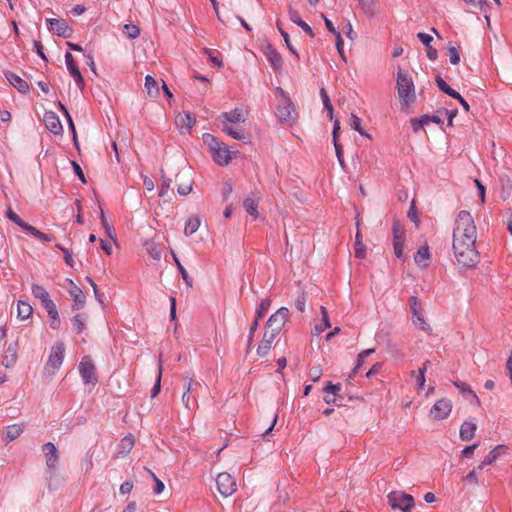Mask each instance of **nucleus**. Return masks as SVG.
Instances as JSON below:
<instances>
[{
  "label": "nucleus",
  "mask_w": 512,
  "mask_h": 512,
  "mask_svg": "<svg viewBox=\"0 0 512 512\" xmlns=\"http://www.w3.org/2000/svg\"><path fill=\"white\" fill-rule=\"evenodd\" d=\"M477 229L472 215L460 211L455 220L452 248L457 263L465 268L475 267L479 262L476 249Z\"/></svg>",
  "instance_id": "1"
},
{
  "label": "nucleus",
  "mask_w": 512,
  "mask_h": 512,
  "mask_svg": "<svg viewBox=\"0 0 512 512\" xmlns=\"http://www.w3.org/2000/svg\"><path fill=\"white\" fill-rule=\"evenodd\" d=\"M397 91L400 102L403 106H408L416 99L415 87L412 78L407 72L398 69L397 72Z\"/></svg>",
  "instance_id": "2"
},
{
  "label": "nucleus",
  "mask_w": 512,
  "mask_h": 512,
  "mask_svg": "<svg viewBox=\"0 0 512 512\" xmlns=\"http://www.w3.org/2000/svg\"><path fill=\"white\" fill-rule=\"evenodd\" d=\"M204 141L207 143L211 156L217 164L227 165L230 162L231 152L225 143L219 142L211 134H204Z\"/></svg>",
  "instance_id": "3"
},
{
  "label": "nucleus",
  "mask_w": 512,
  "mask_h": 512,
  "mask_svg": "<svg viewBox=\"0 0 512 512\" xmlns=\"http://www.w3.org/2000/svg\"><path fill=\"white\" fill-rule=\"evenodd\" d=\"M65 354V346L63 342H56L52 348L48 360L44 367V373L50 377L54 376L60 369Z\"/></svg>",
  "instance_id": "4"
},
{
  "label": "nucleus",
  "mask_w": 512,
  "mask_h": 512,
  "mask_svg": "<svg viewBox=\"0 0 512 512\" xmlns=\"http://www.w3.org/2000/svg\"><path fill=\"white\" fill-rule=\"evenodd\" d=\"M277 90L282 98L277 106L276 115L280 122L292 124L297 118L294 105L283 89L278 88Z\"/></svg>",
  "instance_id": "5"
},
{
  "label": "nucleus",
  "mask_w": 512,
  "mask_h": 512,
  "mask_svg": "<svg viewBox=\"0 0 512 512\" xmlns=\"http://www.w3.org/2000/svg\"><path fill=\"white\" fill-rule=\"evenodd\" d=\"M387 500L393 510L410 512L415 505L412 495L403 491H392L387 495Z\"/></svg>",
  "instance_id": "6"
},
{
  "label": "nucleus",
  "mask_w": 512,
  "mask_h": 512,
  "mask_svg": "<svg viewBox=\"0 0 512 512\" xmlns=\"http://www.w3.org/2000/svg\"><path fill=\"white\" fill-rule=\"evenodd\" d=\"M290 317V311L286 307L279 308L274 314H272L267 323L266 329L279 335L280 331L284 327L285 323Z\"/></svg>",
  "instance_id": "7"
},
{
  "label": "nucleus",
  "mask_w": 512,
  "mask_h": 512,
  "mask_svg": "<svg viewBox=\"0 0 512 512\" xmlns=\"http://www.w3.org/2000/svg\"><path fill=\"white\" fill-rule=\"evenodd\" d=\"M248 118V110L243 107H236L231 111L222 112L219 119L222 125H237L245 123Z\"/></svg>",
  "instance_id": "8"
},
{
  "label": "nucleus",
  "mask_w": 512,
  "mask_h": 512,
  "mask_svg": "<svg viewBox=\"0 0 512 512\" xmlns=\"http://www.w3.org/2000/svg\"><path fill=\"white\" fill-rule=\"evenodd\" d=\"M409 305L410 310L412 312V322L413 324L421 329L422 331H429L430 325L426 322L424 319L423 313H422V306L419 302L418 298L415 296L410 297L409 299Z\"/></svg>",
  "instance_id": "9"
},
{
  "label": "nucleus",
  "mask_w": 512,
  "mask_h": 512,
  "mask_svg": "<svg viewBox=\"0 0 512 512\" xmlns=\"http://www.w3.org/2000/svg\"><path fill=\"white\" fill-rule=\"evenodd\" d=\"M218 492L223 497L231 496L237 490V484L234 478L227 472L219 473L216 478Z\"/></svg>",
  "instance_id": "10"
},
{
  "label": "nucleus",
  "mask_w": 512,
  "mask_h": 512,
  "mask_svg": "<svg viewBox=\"0 0 512 512\" xmlns=\"http://www.w3.org/2000/svg\"><path fill=\"white\" fill-rule=\"evenodd\" d=\"M452 401L448 398H441L431 407L430 417L434 420H444L449 417L452 411Z\"/></svg>",
  "instance_id": "11"
},
{
  "label": "nucleus",
  "mask_w": 512,
  "mask_h": 512,
  "mask_svg": "<svg viewBox=\"0 0 512 512\" xmlns=\"http://www.w3.org/2000/svg\"><path fill=\"white\" fill-rule=\"evenodd\" d=\"M79 372L82 380L85 384L97 383V377L95 375V366L89 357H84L79 364Z\"/></svg>",
  "instance_id": "12"
},
{
  "label": "nucleus",
  "mask_w": 512,
  "mask_h": 512,
  "mask_svg": "<svg viewBox=\"0 0 512 512\" xmlns=\"http://www.w3.org/2000/svg\"><path fill=\"white\" fill-rule=\"evenodd\" d=\"M405 244V231L398 224H393V247L394 254L397 258L401 259L404 257L403 249Z\"/></svg>",
  "instance_id": "13"
},
{
  "label": "nucleus",
  "mask_w": 512,
  "mask_h": 512,
  "mask_svg": "<svg viewBox=\"0 0 512 512\" xmlns=\"http://www.w3.org/2000/svg\"><path fill=\"white\" fill-rule=\"evenodd\" d=\"M45 127L54 135L61 136L63 133V125L59 116L53 111H47L43 118Z\"/></svg>",
  "instance_id": "14"
},
{
  "label": "nucleus",
  "mask_w": 512,
  "mask_h": 512,
  "mask_svg": "<svg viewBox=\"0 0 512 512\" xmlns=\"http://www.w3.org/2000/svg\"><path fill=\"white\" fill-rule=\"evenodd\" d=\"M49 30L58 36L69 38L72 36L73 30L63 19H48Z\"/></svg>",
  "instance_id": "15"
},
{
  "label": "nucleus",
  "mask_w": 512,
  "mask_h": 512,
  "mask_svg": "<svg viewBox=\"0 0 512 512\" xmlns=\"http://www.w3.org/2000/svg\"><path fill=\"white\" fill-rule=\"evenodd\" d=\"M178 182L177 192L181 196H186L192 191L193 179L189 171H181L176 176Z\"/></svg>",
  "instance_id": "16"
},
{
  "label": "nucleus",
  "mask_w": 512,
  "mask_h": 512,
  "mask_svg": "<svg viewBox=\"0 0 512 512\" xmlns=\"http://www.w3.org/2000/svg\"><path fill=\"white\" fill-rule=\"evenodd\" d=\"M196 123V118L189 112L178 113L175 124L182 134L189 133Z\"/></svg>",
  "instance_id": "17"
},
{
  "label": "nucleus",
  "mask_w": 512,
  "mask_h": 512,
  "mask_svg": "<svg viewBox=\"0 0 512 512\" xmlns=\"http://www.w3.org/2000/svg\"><path fill=\"white\" fill-rule=\"evenodd\" d=\"M508 452V447L505 445L495 446L484 458V460L478 465V470H483L486 466L494 463L501 455Z\"/></svg>",
  "instance_id": "18"
},
{
  "label": "nucleus",
  "mask_w": 512,
  "mask_h": 512,
  "mask_svg": "<svg viewBox=\"0 0 512 512\" xmlns=\"http://www.w3.org/2000/svg\"><path fill=\"white\" fill-rule=\"evenodd\" d=\"M277 336V334L267 329L265 330L263 338L257 348L258 356L264 357L270 352V350L272 349L273 342Z\"/></svg>",
  "instance_id": "19"
},
{
  "label": "nucleus",
  "mask_w": 512,
  "mask_h": 512,
  "mask_svg": "<svg viewBox=\"0 0 512 512\" xmlns=\"http://www.w3.org/2000/svg\"><path fill=\"white\" fill-rule=\"evenodd\" d=\"M42 450L46 457V465L49 469L54 470L58 462V450L52 442L43 445Z\"/></svg>",
  "instance_id": "20"
},
{
  "label": "nucleus",
  "mask_w": 512,
  "mask_h": 512,
  "mask_svg": "<svg viewBox=\"0 0 512 512\" xmlns=\"http://www.w3.org/2000/svg\"><path fill=\"white\" fill-rule=\"evenodd\" d=\"M65 62L67 65V68L71 74V76L74 78L76 84L80 87L84 86V79L82 77V74L77 67L74 58L70 52H66L65 54Z\"/></svg>",
  "instance_id": "21"
},
{
  "label": "nucleus",
  "mask_w": 512,
  "mask_h": 512,
  "mask_svg": "<svg viewBox=\"0 0 512 512\" xmlns=\"http://www.w3.org/2000/svg\"><path fill=\"white\" fill-rule=\"evenodd\" d=\"M477 424L474 419L466 420L460 427L459 436L462 441H470L474 438Z\"/></svg>",
  "instance_id": "22"
},
{
  "label": "nucleus",
  "mask_w": 512,
  "mask_h": 512,
  "mask_svg": "<svg viewBox=\"0 0 512 512\" xmlns=\"http://www.w3.org/2000/svg\"><path fill=\"white\" fill-rule=\"evenodd\" d=\"M32 294L34 295L35 298L40 300L43 308H46L54 303L50 298V295L47 292V290L41 285L32 284Z\"/></svg>",
  "instance_id": "23"
},
{
  "label": "nucleus",
  "mask_w": 512,
  "mask_h": 512,
  "mask_svg": "<svg viewBox=\"0 0 512 512\" xmlns=\"http://www.w3.org/2000/svg\"><path fill=\"white\" fill-rule=\"evenodd\" d=\"M5 77L20 93L25 94L29 91V84L17 74L6 72Z\"/></svg>",
  "instance_id": "24"
},
{
  "label": "nucleus",
  "mask_w": 512,
  "mask_h": 512,
  "mask_svg": "<svg viewBox=\"0 0 512 512\" xmlns=\"http://www.w3.org/2000/svg\"><path fill=\"white\" fill-rule=\"evenodd\" d=\"M18 343L13 342L8 345L3 355V365L7 368L13 366L17 360Z\"/></svg>",
  "instance_id": "25"
},
{
  "label": "nucleus",
  "mask_w": 512,
  "mask_h": 512,
  "mask_svg": "<svg viewBox=\"0 0 512 512\" xmlns=\"http://www.w3.org/2000/svg\"><path fill=\"white\" fill-rule=\"evenodd\" d=\"M415 263L422 267H427L430 262V252L427 245L421 246L414 256Z\"/></svg>",
  "instance_id": "26"
},
{
  "label": "nucleus",
  "mask_w": 512,
  "mask_h": 512,
  "mask_svg": "<svg viewBox=\"0 0 512 512\" xmlns=\"http://www.w3.org/2000/svg\"><path fill=\"white\" fill-rule=\"evenodd\" d=\"M265 55L275 70L282 68V57L274 48L268 46L265 50Z\"/></svg>",
  "instance_id": "27"
},
{
  "label": "nucleus",
  "mask_w": 512,
  "mask_h": 512,
  "mask_svg": "<svg viewBox=\"0 0 512 512\" xmlns=\"http://www.w3.org/2000/svg\"><path fill=\"white\" fill-rule=\"evenodd\" d=\"M222 129L225 133H227L233 139L244 140L246 138L245 131L240 126L224 124V125H222Z\"/></svg>",
  "instance_id": "28"
},
{
  "label": "nucleus",
  "mask_w": 512,
  "mask_h": 512,
  "mask_svg": "<svg viewBox=\"0 0 512 512\" xmlns=\"http://www.w3.org/2000/svg\"><path fill=\"white\" fill-rule=\"evenodd\" d=\"M69 294L73 298L77 308H82L85 304V295L83 291L76 286L73 282H71V287L69 289Z\"/></svg>",
  "instance_id": "29"
},
{
  "label": "nucleus",
  "mask_w": 512,
  "mask_h": 512,
  "mask_svg": "<svg viewBox=\"0 0 512 512\" xmlns=\"http://www.w3.org/2000/svg\"><path fill=\"white\" fill-rule=\"evenodd\" d=\"M366 253V246L363 243L362 233L359 230V223H357V232L355 236V256L359 259H363Z\"/></svg>",
  "instance_id": "30"
},
{
  "label": "nucleus",
  "mask_w": 512,
  "mask_h": 512,
  "mask_svg": "<svg viewBox=\"0 0 512 512\" xmlns=\"http://www.w3.org/2000/svg\"><path fill=\"white\" fill-rule=\"evenodd\" d=\"M145 89L147 94L151 98H157L159 96V87L157 81L150 75L145 78Z\"/></svg>",
  "instance_id": "31"
},
{
  "label": "nucleus",
  "mask_w": 512,
  "mask_h": 512,
  "mask_svg": "<svg viewBox=\"0 0 512 512\" xmlns=\"http://www.w3.org/2000/svg\"><path fill=\"white\" fill-rule=\"evenodd\" d=\"M33 312L32 306L25 301H18L17 305V316L21 320L28 319Z\"/></svg>",
  "instance_id": "32"
},
{
  "label": "nucleus",
  "mask_w": 512,
  "mask_h": 512,
  "mask_svg": "<svg viewBox=\"0 0 512 512\" xmlns=\"http://www.w3.org/2000/svg\"><path fill=\"white\" fill-rule=\"evenodd\" d=\"M246 212L254 219L258 217V200L254 198H246L243 202Z\"/></svg>",
  "instance_id": "33"
},
{
  "label": "nucleus",
  "mask_w": 512,
  "mask_h": 512,
  "mask_svg": "<svg viewBox=\"0 0 512 512\" xmlns=\"http://www.w3.org/2000/svg\"><path fill=\"white\" fill-rule=\"evenodd\" d=\"M200 219L198 217H191L189 218L184 227V234L186 236H190L194 234L200 227Z\"/></svg>",
  "instance_id": "34"
},
{
  "label": "nucleus",
  "mask_w": 512,
  "mask_h": 512,
  "mask_svg": "<svg viewBox=\"0 0 512 512\" xmlns=\"http://www.w3.org/2000/svg\"><path fill=\"white\" fill-rule=\"evenodd\" d=\"M320 312H321V316H322V319H321L322 324L315 327V333L317 335L322 333L323 331H325L326 329H328L331 326L330 321H329L328 311H327L326 307L321 306Z\"/></svg>",
  "instance_id": "35"
},
{
  "label": "nucleus",
  "mask_w": 512,
  "mask_h": 512,
  "mask_svg": "<svg viewBox=\"0 0 512 512\" xmlns=\"http://www.w3.org/2000/svg\"><path fill=\"white\" fill-rule=\"evenodd\" d=\"M25 232L44 242H51L54 239L53 235L42 233L32 225H29Z\"/></svg>",
  "instance_id": "36"
},
{
  "label": "nucleus",
  "mask_w": 512,
  "mask_h": 512,
  "mask_svg": "<svg viewBox=\"0 0 512 512\" xmlns=\"http://www.w3.org/2000/svg\"><path fill=\"white\" fill-rule=\"evenodd\" d=\"M135 440L133 435L125 436L119 444V453L126 454L129 453L134 447Z\"/></svg>",
  "instance_id": "37"
},
{
  "label": "nucleus",
  "mask_w": 512,
  "mask_h": 512,
  "mask_svg": "<svg viewBox=\"0 0 512 512\" xmlns=\"http://www.w3.org/2000/svg\"><path fill=\"white\" fill-rule=\"evenodd\" d=\"M359 6L368 17L375 15V0H358Z\"/></svg>",
  "instance_id": "38"
},
{
  "label": "nucleus",
  "mask_w": 512,
  "mask_h": 512,
  "mask_svg": "<svg viewBox=\"0 0 512 512\" xmlns=\"http://www.w3.org/2000/svg\"><path fill=\"white\" fill-rule=\"evenodd\" d=\"M6 216L9 220H11L12 222H14L16 225H18L20 228H22L24 231H26V228H28V226L30 224L24 222L12 209L11 207H8L7 211H6Z\"/></svg>",
  "instance_id": "39"
},
{
  "label": "nucleus",
  "mask_w": 512,
  "mask_h": 512,
  "mask_svg": "<svg viewBox=\"0 0 512 512\" xmlns=\"http://www.w3.org/2000/svg\"><path fill=\"white\" fill-rule=\"evenodd\" d=\"M436 84L442 92L449 95L450 97H456L455 95L459 97V93L452 89L440 76L436 78Z\"/></svg>",
  "instance_id": "40"
},
{
  "label": "nucleus",
  "mask_w": 512,
  "mask_h": 512,
  "mask_svg": "<svg viewBox=\"0 0 512 512\" xmlns=\"http://www.w3.org/2000/svg\"><path fill=\"white\" fill-rule=\"evenodd\" d=\"M350 126L352 129L360 133L362 136L366 138H371V136L363 130L361 126V119L357 115L351 114Z\"/></svg>",
  "instance_id": "41"
},
{
  "label": "nucleus",
  "mask_w": 512,
  "mask_h": 512,
  "mask_svg": "<svg viewBox=\"0 0 512 512\" xmlns=\"http://www.w3.org/2000/svg\"><path fill=\"white\" fill-rule=\"evenodd\" d=\"M145 249L147 253L150 255L151 258L154 260H160L161 258V251L158 249L157 245L153 241H146Z\"/></svg>",
  "instance_id": "42"
},
{
  "label": "nucleus",
  "mask_w": 512,
  "mask_h": 512,
  "mask_svg": "<svg viewBox=\"0 0 512 512\" xmlns=\"http://www.w3.org/2000/svg\"><path fill=\"white\" fill-rule=\"evenodd\" d=\"M271 303H272V301L270 298H265V299L261 300L259 306L256 309V318L257 319H261L266 315V313L268 312V310L271 306Z\"/></svg>",
  "instance_id": "43"
},
{
  "label": "nucleus",
  "mask_w": 512,
  "mask_h": 512,
  "mask_svg": "<svg viewBox=\"0 0 512 512\" xmlns=\"http://www.w3.org/2000/svg\"><path fill=\"white\" fill-rule=\"evenodd\" d=\"M462 482L465 486L475 487L479 484L476 469L471 470L466 476L462 478Z\"/></svg>",
  "instance_id": "44"
},
{
  "label": "nucleus",
  "mask_w": 512,
  "mask_h": 512,
  "mask_svg": "<svg viewBox=\"0 0 512 512\" xmlns=\"http://www.w3.org/2000/svg\"><path fill=\"white\" fill-rule=\"evenodd\" d=\"M467 5L486 13L490 7L487 0H463Z\"/></svg>",
  "instance_id": "45"
},
{
  "label": "nucleus",
  "mask_w": 512,
  "mask_h": 512,
  "mask_svg": "<svg viewBox=\"0 0 512 512\" xmlns=\"http://www.w3.org/2000/svg\"><path fill=\"white\" fill-rule=\"evenodd\" d=\"M23 432L22 425L13 424L7 427V437L10 441L17 439Z\"/></svg>",
  "instance_id": "46"
},
{
  "label": "nucleus",
  "mask_w": 512,
  "mask_h": 512,
  "mask_svg": "<svg viewBox=\"0 0 512 512\" xmlns=\"http://www.w3.org/2000/svg\"><path fill=\"white\" fill-rule=\"evenodd\" d=\"M173 258H174V261H175V263H176V265H177L178 270L180 271V273H181V275H182L183 280L185 281V283H186L189 287H191V286H192V284H193V280H192V278L188 275V273H187L186 269H185V268H184V266L180 263L179 259H178L175 255H173Z\"/></svg>",
  "instance_id": "47"
},
{
  "label": "nucleus",
  "mask_w": 512,
  "mask_h": 512,
  "mask_svg": "<svg viewBox=\"0 0 512 512\" xmlns=\"http://www.w3.org/2000/svg\"><path fill=\"white\" fill-rule=\"evenodd\" d=\"M124 34L130 39H135L140 35V28L133 24H125Z\"/></svg>",
  "instance_id": "48"
},
{
  "label": "nucleus",
  "mask_w": 512,
  "mask_h": 512,
  "mask_svg": "<svg viewBox=\"0 0 512 512\" xmlns=\"http://www.w3.org/2000/svg\"><path fill=\"white\" fill-rule=\"evenodd\" d=\"M320 96H321V98H322V101H323V104H324L325 109H326V110L328 111V113H329V117H330V119H332V118H333V107H332V105H331V103H330V99H329V96H328V94H327L326 89L322 88V89L320 90Z\"/></svg>",
  "instance_id": "49"
},
{
  "label": "nucleus",
  "mask_w": 512,
  "mask_h": 512,
  "mask_svg": "<svg viewBox=\"0 0 512 512\" xmlns=\"http://www.w3.org/2000/svg\"><path fill=\"white\" fill-rule=\"evenodd\" d=\"M277 27L279 29V32L281 34V36L283 37L286 45H287V48L297 57L299 58V54L297 53V51L295 50V48L292 46L291 42H290V38H289V34L283 30V28L281 27L280 23L277 22Z\"/></svg>",
  "instance_id": "50"
},
{
  "label": "nucleus",
  "mask_w": 512,
  "mask_h": 512,
  "mask_svg": "<svg viewBox=\"0 0 512 512\" xmlns=\"http://www.w3.org/2000/svg\"><path fill=\"white\" fill-rule=\"evenodd\" d=\"M427 124H429L428 115H424V116H422L419 119L414 118V119L411 120V125H412V128H413V130L415 132L420 130L421 128H423Z\"/></svg>",
  "instance_id": "51"
},
{
  "label": "nucleus",
  "mask_w": 512,
  "mask_h": 512,
  "mask_svg": "<svg viewBox=\"0 0 512 512\" xmlns=\"http://www.w3.org/2000/svg\"><path fill=\"white\" fill-rule=\"evenodd\" d=\"M56 247L63 252L65 263L70 267H74L75 261L72 252L60 244H57Z\"/></svg>",
  "instance_id": "52"
},
{
  "label": "nucleus",
  "mask_w": 512,
  "mask_h": 512,
  "mask_svg": "<svg viewBox=\"0 0 512 512\" xmlns=\"http://www.w3.org/2000/svg\"><path fill=\"white\" fill-rule=\"evenodd\" d=\"M72 323L77 333H82L83 330L85 329V321L82 315L80 314L73 317Z\"/></svg>",
  "instance_id": "53"
},
{
  "label": "nucleus",
  "mask_w": 512,
  "mask_h": 512,
  "mask_svg": "<svg viewBox=\"0 0 512 512\" xmlns=\"http://www.w3.org/2000/svg\"><path fill=\"white\" fill-rule=\"evenodd\" d=\"M455 386L460 390L461 393L470 394L473 398H475L477 401H479L477 395L474 393V391L471 389V387L465 383V382H455Z\"/></svg>",
  "instance_id": "54"
},
{
  "label": "nucleus",
  "mask_w": 512,
  "mask_h": 512,
  "mask_svg": "<svg viewBox=\"0 0 512 512\" xmlns=\"http://www.w3.org/2000/svg\"><path fill=\"white\" fill-rule=\"evenodd\" d=\"M448 56L451 64L456 65L460 62V55L455 46L450 45L448 47Z\"/></svg>",
  "instance_id": "55"
},
{
  "label": "nucleus",
  "mask_w": 512,
  "mask_h": 512,
  "mask_svg": "<svg viewBox=\"0 0 512 512\" xmlns=\"http://www.w3.org/2000/svg\"><path fill=\"white\" fill-rule=\"evenodd\" d=\"M375 352L374 349H366L364 351H362L359 355H358V358H357V363L353 369V373H357L359 370H360V361H364V359L370 355V354H373Z\"/></svg>",
  "instance_id": "56"
},
{
  "label": "nucleus",
  "mask_w": 512,
  "mask_h": 512,
  "mask_svg": "<svg viewBox=\"0 0 512 512\" xmlns=\"http://www.w3.org/2000/svg\"><path fill=\"white\" fill-rule=\"evenodd\" d=\"M162 365L160 364L159 365V372H158V376L156 378V383L155 385L153 386L152 390H151V396L152 397H156L160 390H161V376H162Z\"/></svg>",
  "instance_id": "57"
},
{
  "label": "nucleus",
  "mask_w": 512,
  "mask_h": 512,
  "mask_svg": "<svg viewBox=\"0 0 512 512\" xmlns=\"http://www.w3.org/2000/svg\"><path fill=\"white\" fill-rule=\"evenodd\" d=\"M204 53L208 56L209 60L216 65L217 67L221 68L223 66V62L214 55V52L208 48H204Z\"/></svg>",
  "instance_id": "58"
},
{
  "label": "nucleus",
  "mask_w": 512,
  "mask_h": 512,
  "mask_svg": "<svg viewBox=\"0 0 512 512\" xmlns=\"http://www.w3.org/2000/svg\"><path fill=\"white\" fill-rule=\"evenodd\" d=\"M335 37H336V48H337V51H338L339 55L341 56V58L344 61H346V58H345V55H344V50H343V46H344L343 38H342L340 33H336Z\"/></svg>",
  "instance_id": "59"
},
{
  "label": "nucleus",
  "mask_w": 512,
  "mask_h": 512,
  "mask_svg": "<svg viewBox=\"0 0 512 512\" xmlns=\"http://www.w3.org/2000/svg\"><path fill=\"white\" fill-rule=\"evenodd\" d=\"M172 180L169 178H163L161 188L159 190V196L165 197L168 190L170 189Z\"/></svg>",
  "instance_id": "60"
},
{
  "label": "nucleus",
  "mask_w": 512,
  "mask_h": 512,
  "mask_svg": "<svg viewBox=\"0 0 512 512\" xmlns=\"http://www.w3.org/2000/svg\"><path fill=\"white\" fill-rule=\"evenodd\" d=\"M288 12H289V18L293 23L299 25V23H301L303 21L300 17L299 12L296 9L289 7Z\"/></svg>",
  "instance_id": "61"
},
{
  "label": "nucleus",
  "mask_w": 512,
  "mask_h": 512,
  "mask_svg": "<svg viewBox=\"0 0 512 512\" xmlns=\"http://www.w3.org/2000/svg\"><path fill=\"white\" fill-rule=\"evenodd\" d=\"M44 309L46 310L50 321L53 319L55 320V319L59 318L57 307H56L55 303L49 305L48 307H46Z\"/></svg>",
  "instance_id": "62"
},
{
  "label": "nucleus",
  "mask_w": 512,
  "mask_h": 512,
  "mask_svg": "<svg viewBox=\"0 0 512 512\" xmlns=\"http://www.w3.org/2000/svg\"><path fill=\"white\" fill-rule=\"evenodd\" d=\"M132 489H133V482L130 480H127L120 485L119 490H120L121 494H128L132 491Z\"/></svg>",
  "instance_id": "63"
},
{
  "label": "nucleus",
  "mask_w": 512,
  "mask_h": 512,
  "mask_svg": "<svg viewBox=\"0 0 512 512\" xmlns=\"http://www.w3.org/2000/svg\"><path fill=\"white\" fill-rule=\"evenodd\" d=\"M417 37L419 38V40L426 46H431L430 43L432 42L433 38L431 35L427 34V33H423V32H420L417 34Z\"/></svg>",
  "instance_id": "64"
}]
</instances>
